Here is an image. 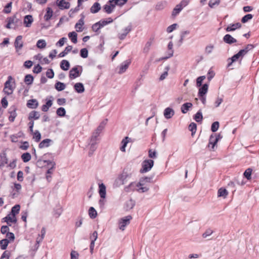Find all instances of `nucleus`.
I'll return each instance as SVG.
<instances>
[{
	"instance_id": "5701e85b",
	"label": "nucleus",
	"mask_w": 259,
	"mask_h": 259,
	"mask_svg": "<svg viewBox=\"0 0 259 259\" xmlns=\"http://www.w3.org/2000/svg\"><path fill=\"white\" fill-rule=\"evenodd\" d=\"M131 138H128V137H126L122 140L121 142L122 146L120 148L121 151L125 152V147H126L127 143L131 141Z\"/></svg>"
},
{
	"instance_id": "dca6fc26",
	"label": "nucleus",
	"mask_w": 259,
	"mask_h": 259,
	"mask_svg": "<svg viewBox=\"0 0 259 259\" xmlns=\"http://www.w3.org/2000/svg\"><path fill=\"white\" fill-rule=\"evenodd\" d=\"M33 21V19L31 15H28L24 17V24L26 27H30Z\"/></svg>"
},
{
	"instance_id": "7c9ffc66",
	"label": "nucleus",
	"mask_w": 259,
	"mask_h": 259,
	"mask_svg": "<svg viewBox=\"0 0 259 259\" xmlns=\"http://www.w3.org/2000/svg\"><path fill=\"white\" fill-rule=\"evenodd\" d=\"M172 47H173V44H172V41H170L168 44V56L164 57V58L163 59H168L173 56L174 50H172Z\"/></svg>"
},
{
	"instance_id": "58836bf2",
	"label": "nucleus",
	"mask_w": 259,
	"mask_h": 259,
	"mask_svg": "<svg viewBox=\"0 0 259 259\" xmlns=\"http://www.w3.org/2000/svg\"><path fill=\"white\" fill-rule=\"evenodd\" d=\"M66 85L65 83L58 81L55 84V89L58 91H62L65 89Z\"/></svg>"
},
{
	"instance_id": "5fc2aeb1",
	"label": "nucleus",
	"mask_w": 259,
	"mask_h": 259,
	"mask_svg": "<svg viewBox=\"0 0 259 259\" xmlns=\"http://www.w3.org/2000/svg\"><path fill=\"white\" fill-rule=\"evenodd\" d=\"M46 41L44 39H39L37 41L36 46L40 49H44L46 47Z\"/></svg>"
},
{
	"instance_id": "f704fd0d",
	"label": "nucleus",
	"mask_w": 259,
	"mask_h": 259,
	"mask_svg": "<svg viewBox=\"0 0 259 259\" xmlns=\"http://www.w3.org/2000/svg\"><path fill=\"white\" fill-rule=\"evenodd\" d=\"M194 119L197 122H200L203 119V116L201 110H199L194 115Z\"/></svg>"
},
{
	"instance_id": "4c0bfd02",
	"label": "nucleus",
	"mask_w": 259,
	"mask_h": 259,
	"mask_svg": "<svg viewBox=\"0 0 259 259\" xmlns=\"http://www.w3.org/2000/svg\"><path fill=\"white\" fill-rule=\"evenodd\" d=\"M68 37L71 39L72 42H73L74 44H76L77 42V34L75 32L73 31V32L69 33Z\"/></svg>"
},
{
	"instance_id": "393cba45",
	"label": "nucleus",
	"mask_w": 259,
	"mask_h": 259,
	"mask_svg": "<svg viewBox=\"0 0 259 259\" xmlns=\"http://www.w3.org/2000/svg\"><path fill=\"white\" fill-rule=\"evenodd\" d=\"M74 88L78 93H82L84 91V86L82 83L78 82L75 83Z\"/></svg>"
},
{
	"instance_id": "20e7f679",
	"label": "nucleus",
	"mask_w": 259,
	"mask_h": 259,
	"mask_svg": "<svg viewBox=\"0 0 259 259\" xmlns=\"http://www.w3.org/2000/svg\"><path fill=\"white\" fill-rule=\"evenodd\" d=\"M154 161L153 160H145L143 162L142 168L140 170L141 172L144 173L149 171L153 167Z\"/></svg>"
},
{
	"instance_id": "0e129e2a",
	"label": "nucleus",
	"mask_w": 259,
	"mask_h": 259,
	"mask_svg": "<svg viewBox=\"0 0 259 259\" xmlns=\"http://www.w3.org/2000/svg\"><path fill=\"white\" fill-rule=\"evenodd\" d=\"M253 17L252 15L249 14L245 15L241 19V22L242 23H246L248 21L251 20Z\"/></svg>"
},
{
	"instance_id": "c9c22d12",
	"label": "nucleus",
	"mask_w": 259,
	"mask_h": 259,
	"mask_svg": "<svg viewBox=\"0 0 259 259\" xmlns=\"http://www.w3.org/2000/svg\"><path fill=\"white\" fill-rule=\"evenodd\" d=\"M228 194V191L225 189L221 188L218 190V196L219 197H223L224 198H226Z\"/></svg>"
},
{
	"instance_id": "39448f33",
	"label": "nucleus",
	"mask_w": 259,
	"mask_h": 259,
	"mask_svg": "<svg viewBox=\"0 0 259 259\" xmlns=\"http://www.w3.org/2000/svg\"><path fill=\"white\" fill-rule=\"evenodd\" d=\"M12 80V76H9L8 77V80L5 83L4 92L6 94H7L8 95H10L12 94L13 92V89L12 88V85L11 84Z\"/></svg>"
},
{
	"instance_id": "13d9d810",
	"label": "nucleus",
	"mask_w": 259,
	"mask_h": 259,
	"mask_svg": "<svg viewBox=\"0 0 259 259\" xmlns=\"http://www.w3.org/2000/svg\"><path fill=\"white\" fill-rule=\"evenodd\" d=\"M197 128V125L196 123L194 122H192L190 124L189 126V129L192 132V135L193 136L194 134L196 133Z\"/></svg>"
},
{
	"instance_id": "1a4fd4ad",
	"label": "nucleus",
	"mask_w": 259,
	"mask_h": 259,
	"mask_svg": "<svg viewBox=\"0 0 259 259\" xmlns=\"http://www.w3.org/2000/svg\"><path fill=\"white\" fill-rule=\"evenodd\" d=\"M140 186L139 183L132 182L124 188V191L126 192H130L137 189V188Z\"/></svg>"
},
{
	"instance_id": "423d86ee",
	"label": "nucleus",
	"mask_w": 259,
	"mask_h": 259,
	"mask_svg": "<svg viewBox=\"0 0 259 259\" xmlns=\"http://www.w3.org/2000/svg\"><path fill=\"white\" fill-rule=\"evenodd\" d=\"M14 46L16 53L18 55H20L21 54L20 51L23 47V42L22 41V36L21 35L17 36L14 42Z\"/></svg>"
},
{
	"instance_id": "864d4df0",
	"label": "nucleus",
	"mask_w": 259,
	"mask_h": 259,
	"mask_svg": "<svg viewBox=\"0 0 259 259\" xmlns=\"http://www.w3.org/2000/svg\"><path fill=\"white\" fill-rule=\"evenodd\" d=\"M135 202L132 200V199H130L129 200H128L126 202V210H129V209H132L134 206H135Z\"/></svg>"
},
{
	"instance_id": "f257e3e1",
	"label": "nucleus",
	"mask_w": 259,
	"mask_h": 259,
	"mask_svg": "<svg viewBox=\"0 0 259 259\" xmlns=\"http://www.w3.org/2000/svg\"><path fill=\"white\" fill-rule=\"evenodd\" d=\"M131 175L126 172H123L116 179L114 185L116 187H119L126 184L130 178Z\"/></svg>"
},
{
	"instance_id": "c756f323",
	"label": "nucleus",
	"mask_w": 259,
	"mask_h": 259,
	"mask_svg": "<svg viewBox=\"0 0 259 259\" xmlns=\"http://www.w3.org/2000/svg\"><path fill=\"white\" fill-rule=\"evenodd\" d=\"M107 119H105L104 121H103L100 125L98 126V127L97 128L96 131L94 132V133H98V135L99 136L100 134L102 132V131L104 128L105 125L107 123Z\"/></svg>"
},
{
	"instance_id": "774afa93",
	"label": "nucleus",
	"mask_w": 259,
	"mask_h": 259,
	"mask_svg": "<svg viewBox=\"0 0 259 259\" xmlns=\"http://www.w3.org/2000/svg\"><path fill=\"white\" fill-rule=\"evenodd\" d=\"M80 56L83 58H86L88 56V51L87 49L83 48L80 50Z\"/></svg>"
},
{
	"instance_id": "f03ea898",
	"label": "nucleus",
	"mask_w": 259,
	"mask_h": 259,
	"mask_svg": "<svg viewBox=\"0 0 259 259\" xmlns=\"http://www.w3.org/2000/svg\"><path fill=\"white\" fill-rule=\"evenodd\" d=\"M82 70V66H77L72 68L69 71V77L71 79H74L79 77Z\"/></svg>"
},
{
	"instance_id": "bb28decb",
	"label": "nucleus",
	"mask_w": 259,
	"mask_h": 259,
	"mask_svg": "<svg viewBox=\"0 0 259 259\" xmlns=\"http://www.w3.org/2000/svg\"><path fill=\"white\" fill-rule=\"evenodd\" d=\"M193 106L192 104L191 103L187 102L181 106V111L183 113H186L187 111L189 110V108L192 107Z\"/></svg>"
},
{
	"instance_id": "f8f14e48",
	"label": "nucleus",
	"mask_w": 259,
	"mask_h": 259,
	"mask_svg": "<svg viewBox=\"0 0 259 259\" xmlns=\"http://www.w3.org/2000/svg\"><path fill=\"white\" fill-rule=\"evenodd\" d=\"M244 53V51L240 50L238 53L234 55L231 58H229V60L231 59V62L228 64V66H230L233 62L236 61L240 58H242L244 56L243 55Z\"/></svg>"
},
{
	"instance_id": "8fccbe9b",
	"label": "nucleus",
	"mask_w": 259,
	"mask_h": 259,
	"mask_svg": "<svg viewBox=\"0 0 259 259\" xmlns=\"http://www.w3.org/2000/svg\"><path fill=\"white\" fill-rule=\"evenodd\" d=\"M165 5H166L165 2H158L155 6V9L156 10H158V11L162 10L165 8Z\"/></svg>"
},
{
	"instance_id": "2f4dec72",
	"label": "nucleus",
	"mask_w": 259,
	"mask_h": 259,
	"mask_svg": "<svg viewBox=\"0 0 259 259\" xmlns=\"http://www.w3.org/2000/svg\"><path fill=\"white\" fill-rule=\"evenodd\" d=\"M69 67L70 64L68 61L63 60L61 61L60 64V67L62 70L67 71L69 69Z\"/></svg>"
},
{
	"instance_id": "338daca9",
	"label": "nucleus",
	"mask_w": 259,
	"mask_h": 259,
	"mask_svg": "<svg viewBox=\"0 0 259 259\" xmlns=\"http://www.w3.org/2000/svg\"><path fill=\"white\" fill-rule=\"evenodd\" d=\"M204 79H205V76H201L197 78L196 85L198 87L201 86L202 82Z\"/></svg>"
},
{
	"instance_id": "c03bdc74",
	"label": "nucleus",
	"mask_w": 259,
	"mask_h": 259,
	"mask_svg": "<svg viewBox=\"0 0 259 259\" xmlns=\"http://www.w3.org/2000/svg\"><path fill=\"white\" fill-rule=\"evenodd\" d=\"M89 214L91 218L95 219L97 215V212L93 207H91L89 210Z\"/></svg>"
},
{
	"instance_id": "2eb2a0df",
	"label": "nucleus",
	"mask_w": 259,
	"mask_h": 259,
	"mask_svg": "<svg viewBox=\"0 0 259 259\" xmlns=\"http://www.w3.org/2000/svg\"><path fill=\"white\" fill-rule=\"evenodd\" d=\"M174 114V110L169 107L166 108L164 111V116L166 119H169L171 118Z\"/></svg>"
},
{
	"instance_id": "7ed1b4c3",
	"label": "nucleus",
	"mask_w": 259,
	"mask_h": 259,
	"mask_svg": "<svg viewBox=\"0 0 259 259\" xmlns=\"http://www.w3.org/2000/svg\"><path fill=\"white\" fill-rule=\"evenodd\" d=\"M131 215H127L119 220V229L122 231H124L125 227L130 224V221L132 220Z\"/></svg>"
},
{
	"instance_id": "a211bd4d",
	"label": "nucleus",
	"mask_w": 259,
	"mask_h": 259,
	"mask_svg": "<svg viewBox=\"0 0 259 259\" xmlns=\"http://www.w3.org/2000/svg\"><path fill=\"white\" fill-rule=\"evenodd\" d=\"M99 193L100 197L102 198H105L106 195V187L103 183L100 184L99 185Z\"/></svg>"
},
{
	"instance_id": "e433bc0d",
	"label": "nucleus",
	"mask_w": 259,
	"mask_h": 259,
	"mask_svg": "<svg viewBox=\"0 0 259 259\" xmlns=\"http://www.w3.org/2000/svg\"><path fill=\"white\" fill-rule=\"evenodd\" d=\"M89 145L90 146L89 152V155L90 156H91L93 154L94 152L97 149V143L90 142Z\"/></svg>"
},
{
	"instance_id": "de8ad7c7",
	"label": "nucleus",
	"mask_w": 259,
	"mask_h": 259,
	"mask_svg": "<svg viewBox=\"0 0 259 259\" xmlns=\"http://www.w3.org/2000/svg\"><path fill=\"white\" fill-rule=\"evenodd\" d=\"M33 81V77L31 74H27L25 76L24 78L25 82L28 84H31L32 83Z\"/></svg>"
},
{
	"instance_id": "bf43d9fd",
	"label": "nucleus",
	"mask_w": 259,
	"mask_h": 259,
	"mask_svg": "<svg viewBox=\"0 0 259 259\" xmlns=\"http://www.w3.org/2000/svg\"><path fill=\"white\" fill-rule=\"evenodd\" d=\"M219 122L218 121H215L212 123L211 126V130L213 132H215L218 130L219 127Z\"/></svg>"
},
{
	"instance_id": "09e8293b",
	"label": "nucleus",
	"mask_w": 259,
	"mask_h": 259,
	"mask_svg": "<svg viewBox=\"0 0 259 259\" xmlns=\"http://www.w3.org/2000/svg\"><path fill=\"white\" fill-rule=\"evenodd\" d=\"M52 101L51 100L48 101L46 104L42 105L41 110L44 112L47 111L49 108L52 106Z\"/></svg>"
},
{
	"instance_id": "412c9836",
	"label": "nucleus",
	"mask_w": 259,
	"mask_h": 259,
	"mask_svg": "<svg viewBox=\"0 0 259 259\" xmlns=\"http://www.w3.org/2000/svg\"><path fill=\"white\" fill-rule=\"evenodd\" d=\"M4 219H5V222H7L8 225L11 226V223H15L17 222V219L16 216H13L12 214H8L7 217H6Z\"/></svg>"
},
{
	"instance_id": "680f3d73",
	"label": "nucleus",
	"mask_w": 259,
	"mask_h": 259,
	"mask_svg": "<svg viewBox=\"0 0 259 259\" xmlns=\"http://www.w3.org/2000/svg\"><path fill=\"white\" fill-rule=\"evenodd\" d=\"M99 135L98 133H93V135L90 139V142L91 143H97V141L98 140V137Z\"/></svg>"
},
{
	"instance_id": "a19ab883",
	"label": "nucleus",
	"mask_w": 259,
	"mask_h": 259,
	"mask_svg": "<svg viewBox=\"0 0 259 259\" xmlns=\"http://www.w3.org/2000/svg\"><path fill=\"white\" fill-rule=\"evenodd\" d=\"M10 242L8 239H4L0 241V246L2 249H6Z\"/></svg>"
},
{
	"instance_id": "a878e982",
	"label": "nucleus",
	"mask_w": 259,
	"mask_h": 259,
	"mask_svg": "<svg viewBox=\"0 0 259 259\" xmlns=\"http://www.w3.org/2000/svg\"><path fill=\"white\" fill-rule=\"evenodd\" d=\"M208 91V85L207 84H204L202 85L201 88H200L198 92V96H203L207 93Z\"/></svg>"
},
{
	"instance_id": "6e6d98bb",
	"label": "nucleus",
	"mask_w": 259,
	"mask_h": 259,
	"mask_svg": "<svg viewBox=\"0 0 259 259\" xmlns=\"http://www.w3.org/2000/svg\"><path fill=\"white\" fill-rule=\"evenodd\" d=\"M56 113L59 116H64L66 114L65 109L63 107H60L57 109Z\"/></svg>"
},
{
	"instance_id": "603ef678",
	"label": "nucleus",
	"mask_w": 259,
	"mask_h": 259,
	"mask_svg": "<svg viewBox=\"0 0 259 259\" xmlns=\"http://www.w3.org/2000/svg\"><path fill=\"white\" fill-rule=\"evenodd\" d=\"M182 9L181 6L177 5L172 11V16H176L181 11Z\"/></svg>"
},
{
	"instance_id": "aec40b11",
	"label": "nucleus",
	"mask_w": 259,
	"mask_h": 259,
	"mask_svg": "<svg viewBox=\"0 0 259 259\" xmlns=\"http://www.w3.org/2000/svg\"><path fill=\"white\" fill-rule=\"evenodd\" d=\"M241 27V24L240 23H236L235 24H230L226 28V30L227 32L234 31L236 29L240 28Z\"/></svg>"
},
{
	"instance_id": "6ab92c4d",
	"label": "nucleus",
	"mask_w": 259,
	"mask_h": 259,
	"mask_svg": "<svg viewBox=\"0 0 259 259\" xmlns=\"http://www.w3.org/2000/svg\"><path fill=\"white\" fill-rule=\"evenodd\" d=\"M101 9L100 4L98 3H95L90 8V12L93 14L98 13Z\"/></svg>"
},
{
	"instance_id": "ea45409f",
	"label": "nucleus",
	"mask_w": 259,
	"mask_h": 259,
	"mask_svg": "<svg viewBox=\"0 0 259 259\" xmlns=\"http://www.w3.org/2000/svg\"><path fill=\"white\" fill-rule=\"evenodd\" d=\"M20 206L19 204H16L11 209V214L13 216H16L17 214L19 212Z\"/></svg>"
},
{
	"instance_id": "79ce46f5",
	"label": "nucleus",
	"mask_w": 259,
	"mask_h": 259,
	"mask_svg": "<svg viewBox=\"0 0 259 259\" xmlns=\"http://www.w3.org/2000/svg\"><path fill=\"white\" fill-rule=\"evenodd\" d=\"M72 49V47L71 46H68L67 47H66V48L65 49V50L63 52H62L61 53H60L59 54V57H64L70 51H71Z\"/></svg>"
},
{
	"instance_id": "4468645a",
	"label": "nucleus",
	"mask_w": 259,
	"mask_h": 259,
	"mask_svg": "<svg viewBox=\"0 0 259 259\" xmlns=\"http://www.w3.org/2000/svg\"><path fill=\"white\" fill-rule=\"evenodd\" d=\"M223 40L226 43L230 44V45L237 42V40L235 38H234L231 35L228 34H226L224 36Z\"/></svg>"
},
{
	"instance_id": "f3484780",
	"label": "nucleus",
	"mask_w": 259,
	"mask_h": 259,
	"mask_svg": "<svg viewBox=\"0 0 259 259\" xmlns=\"http://www.w3.org/2000/svg\"><path fill=\"white\" fill-rule=\"evenodd\" d=\"M84 16L82 15L81 18H80L77 23L75 25V28L76 29V31L78 32H81L83 30L82 26L84 25Z\"/></svg>"
},
{
	"instance_id": "4d7b16f0",
	"label": "nucleus",
	"mask_w": 259,
	"mask_h": 259,
	"mask_svg": "<svg viewBox=\"0 0 259 259\" xmlns=\"http://www.w3.org/2000/svg\"><path fill=\"white\" fill-rule=\"evenodd\" d=\"M169 67L168 66H166L165 68V71L160 75L159 77V80L160 81L164 80L167 77V76L168 75V71L169 70Z\"/></svg>"
},
{
	"instance_id": "e2e57ef3",
	"label": "nucleus",
	"mask_w": 259,
	"mask_h": 259,
	"mask_svg": "<svg viewBox=\"0 0 259 259\" xmlns=\"http://www.w3.org/2000/svg\"><path fill=\"white\" fill-rule=\"evenodd\" d=\"M16 110H17V108L15 106H11L10 108L9 111V113H10V115L16 117V116H17Z\"/></svg>"
},
{
	"instance_id": "4be33fe9",
	"label": "nucleus",
	"mask_w": 259,
	"mask_h": 259,
	"mask_svg": "<svg viewBox=\"0 0 259 259\" xmlns=\"http://www.w3.org/2000/svg\"><path fill=\"white\" fill-rule=\"evenodd\" d=\"M38 105L37 101L36 99H31L28 101L27 106L31 109L36 108Z\"/></svg>"
},
{
	"instance_id": "ddd939ff",
	"label": "nucleus",
	"mask_w": 259,
	"mask_h": 259,
	"mask_svg": "<svg viewBox=\"0 0 259 259\" xmlns=\"http://www.w3.org/2000/svg\"><path fill=\"white\" fill-rule=\"evenodd\" d=\"M132 30V25H130L123 29V33H120L118 35V38L120 40L124 39L127 34Z\"/></svg>"
},
{
	"instance_id": "72a5a7b5",
	"label": "nucleus",
	"mask_w": 259,
	"mask_h": 259,
	"mask_svg": "<svg viewBox=\"0 0 259 259\" xmlns=\"http://www.w3.org/2000/svg\"><path fill=\"white\" fill-rule=\"evenodd\" d=\"M53 11L52 9L50 7L47 8L46 14L44 16V18L46 21L49 20L52 17Z\"/></svg>"
},
{
	"instance_id": "37998d69",
	"label": "nucleus",
	"mask_w": 259,
	"mask_h": 259,
	"mask_svg": "<svg viewBox=\"0 0 259 259\" xmlns=\"http://www.w3.org/2000/svg\"><path fill=\"white\" fill-rule=\"evenodd\" d=\"M127 1V0H109V3H113L115 6H122Z\"/></svg>"
},
{
	"instance_id": "49530a36",
	"label": "nucleus",
	"mask_w": 259,
	"mask_h": 259,
	"mask_svg": "<svg viewBox=\"0 0 259 259\" xmlns=\"http://www.w3.org/2000/svg\"><path fill=\"white\" fill-rule=\"evenodd\" d=\"M113 22V19L111 18H108L107 20H103L98 22L99 23L101 27H103L104 26L108 24L112 23Z\"/></svg>"
},
{
	"instance_id": "052dcab7",
	"label": "nucleus",
	"mask_w": 259,
	"mask_h": 259,
	"mask_svg": "<svg viewBox=\"0 0 259 259\" xmlns=\"http://www.w3.org/2000/svg\"><path fill=\"white\" fill-rule=\"evenodd\" d=\"M251 172L252 169L248 168L245 171L243 175L247 180H250L251 179Z\"/></svg>"
},
{
	"instance_id": "473e14b6",
	"label": "nucleus",
	"mask_w": 259,
	"mask_h": 259,
	"mask_svg": "<svg viewBox=\"0 0 259 259\" xmlns=\"http://www.w3.org/2000/svg\"><path fill=\"white\" fill-rule=\"evenodd\" d=\"M218 141L219 138H214V136H213V135H211L209 138V142L208 146L211 145V148L213 149L215 144L217 143Z\"/></svg>"
},
{
	"instance_id": "9b49d317",
	"label": "nucleus",
	"mask_w": 259,
	"mask_h": 259,
	"mask_svg": "<svg viewBox=\"0 0 259 259\" xmlns=\"http://www.w3.org/2000/svg\"><path fill=\"white\" fill-rule=\"evenodd\" d=\"M8 19H9L10 22H11L12 23V25L14 26V28H16L22 23L21 20L17 18L16 16L9 17Z\"/></svg>"
},
{
	"instance_id": "cd10ccee",
	"label": "nucleus",
	"mask_w": 259,
	"mask_h": 259,
	"mask_svg": "<svg viewBox=\"0 0 259 259\" xmlns=\"http://www.w3.org/2000/svg\"><path fill=\"white\" fill-rule=\"evenodd\" d=\"M52 142V140L49 139H46L44 140H42L38 145V147L39 148H43L45 147H48L50 145V143Z\"/></svg>"
},
{
	"instance_id": "c85d7f7f",
	"label": "nucleus",
	"mask_w": 259,
	"mask_h": 259,
	"mask_svg": "<svg viewBox=\"0 0 259 259\" xmlns=\"http://www.w3.org/2000/svg\"><path fill=\"white\" fill-rule=\"evenodd\" d=\"M40 117V114L38 112L36 111H32L29 114L28 119L31 120L32 119H38Z\"/></svg>"
},
{
	"instance_id": "b1692460",
	"label": "nucleus",
	"mask_w": 259,
	"mask_h": 259,
	"mask_svg": "<svg viewBox=\"0 0 259 259\" xmlns=\"http://www.w3.org/2000/svg\"><path fill=\"white\" fill-rule=\"evenodd\" d=\"M153 177H146L142 178L139 181V185L140 186H144L146 183H151L152 182Z\"/></svg>"
},
{
	"instance_id": "69168bd1",
	"label": "nucleus",
	"mask_w": 259,
	"mask_h": 259,
	"mask_svg": "<svg viewBox=\"0 0 259 259\" xmlns=\"http://www.w3.org/2000/svg\"><path fill=\"white\" fill-rule=\"evenodd\" d=\"M63 211L62 208L61 207H58L54 210V216L56 218H58L62 214Z\"/></svg>"
},
{
	"instance_id": "3c124183",
	"label": "nucleus",
	"mask_w": 259,
	"mask_h": 259,
	"mask_svg": "<svg viewBox=\"0 0 259 259\" xmlns=\"http://www.w3.org/2000/svg\"><path fill=\"white\" fill-rule=\"evenodd\" d=\"M33 135V139L35 142H38L41 139V134L38 131H35L34 132L32 133Z\"/></svg>"
},
{
	"instance_id": "6e6552de",
	"label": "nucleus",
	"mask_w": 259,
	"mask_h": 259,
	"mask_svg": "<svg viewBox=\"0 0 259 259\" xmlns=\"http://www.w3.org/2000/svg\"><path fill=\"white\" fill-rule=\"evenodd\" d=\"M115 5L113 3H109L103 7L104 11L107 14H111L114 10Z\"/></svg>"
},
{
	"instance_id": "a18cd8bd",
	"label": "nucleus",
	"mask_w": 259,
	"mask_h": 259,
	"mask_svg": "<svg viewBox=\"0 0 259 259\" xmlns=\"http://www.w3.org/2000/svg\"><path fill=\"white\" fill-rule=\"evenodd\" d=\"M31 155L29 153L26 152L21 155V158L24 162H27L31 159Z\"/></svg>"
},
{
	"instance_id": "9d476101",
	"label": "nucleus",
	"mask_w": 259,
	"mask_h": 259,
	"mask_svg": "<svg viewBox=\"0 0 259 259\" xmlns=\"http://www.w3.org/2000/svg\"><path fill=\"white\" fill-rule=\"evenodd\" d=\"M130 60H126L124 61L121 65L119 67V70L118 71L119 74H122L124 73L126 70L128 68L130 64H131Z\"/></svg>"
},
{
	"instance_id": "0eeeda50",
	"label": "nucleus",
	"mask_w": 259,
	"mask_h": 259,
	"mask_svg": "<svg viewBox=\"0 0 259 259\" xmlns=\"http://www.w3.org/2000/svg\"><path fill=\"white\" fill-rule=\"evenodd\" d=\"M57 5L61 9H68L70 8V5L69 2L65 0H57L56 2Z\"/></svg>"
}]
</instances>
